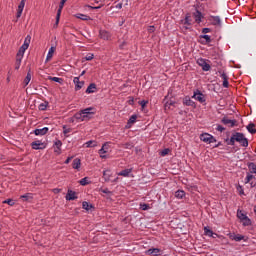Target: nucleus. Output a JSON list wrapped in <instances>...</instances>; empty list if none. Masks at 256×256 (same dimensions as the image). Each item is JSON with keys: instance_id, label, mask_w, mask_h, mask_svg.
Instances as JSON below:
<instances>
[{"instance_id": "f257e3e1", "label": "nucleus", "mask_w": 256, "mask_h": 256, "mask_svg": "<svg viewBox=\"0 0 256 256\" xmlns=\"http://www.w3.org/2000/svg\"><path fill=\"white\" fill-rule=\"evenodd\" d=\"M95 113H97L95 108L88 107V108H85V109L81 110L80 112L76 113L74 115V117L78 121H91V119H93V116L95 115Z\"/></svg>"}, {"instance_id": "f03ea898", "label": "nucleus", "mask_w": 256, "mask_h": 256, "mask_svg": "<svg viewBox=\"0 0 256 256\" xmlns=\"http://www.w3.org/2000/svg\"><path fill=\"white\" fill-rule=\"evenodd\" d=\"M235 142L239 143L242 145V147H248L249 145V141L247 140V138H245V136L241 133H235L232 135V137L230 138V143L229 145H235Z\"/></svg>"}, {"instance_id": "7ed1b4c3", "label": "nucleus", "mask_w": 256, "mask_h": 256, "mask_svg": "<svg viewBox=\"0 0 256 256\" xmlns=\"http://www.w3.org/2000/svg\"><path fill=\"white\" fill-rule=\"evenodd\" d=\"M30 43H31V36H27L24 40L23 45L20 47V49L17 53V57H20L23 59V57L25 55V51L29 49Z\"/></svg>"}, {"instance_id": "20e7f679", "label": "nucleus", "mask_w": 256, "mask_h": 256, "mask_svg": "<svg viewBox=\"0 0 256 256\" xmlns=\"http://www.w3.org/2000/svg\"><path fill=\"white\" fill-rule=\"evenodd\" d=\"M237 217L238 219H240V223H242L244 227H249V225H251V219H249V217H247V214H245L243 211L238 210Z\"/></svg>"}, {"instance_id": "39448f33", "label": "nucleus", "mask_w": 256, "mask_h": 256, "mask_svg": "<svg viewBox=\"0 0 256 256\" xmlns=\"http://www.w3.org/2000/svg\"><path fill=\"white\" fill-rule=\"evenodd\" d=\"M200 140L203 141V143H217V140L215 139V137H213V135L209 134V133H203L200 135Z\"/></svg>"}, {"instance_id": "423d86ee", "label": "nucleus", "mask_w": 256, "mask_h": 256, "mask_svg": "<svg viewBox=\"0 0 256 256\" xmlns=\"http://www.w3.org/2000/svg\"><path fill=\"white\" fill-rule=\"evenodd\" d=\"M31 147L35 149V151H39V149H47V143L37 140L31 143Z\"/></svg>"}, {"instance_id": "0eeeda50", "label": "nucleus", "mask_w": 256, "mask_h": 256, "mask_svg": "<svg viewBox=\"0 0 256 256\" xmlns=\"http://www.w3.org/2000/svg\"><path fill=\"white\" fill-rule=\"evenodd\" d=\"M192 99H195V101H198L199 103H205L206 101L204 94L199 90L194 91Z\"/></svg>"}, {"instance_id": "6e6552de", "label": "nucleus", "mask_w": 256, "mask_h": 256, "mask_svg": "<svg viewBox=\"0 0 256 256\" xmlns=\"http://www.w3.org/2000/svg\"><path fill=\"white\" fill-rule=\"evenodd\" d=\"M110 144L109 142H106L105 144H103L102 148L99 150V155L101 157V159H107V155H105V153H109V148H110Z\"/></svg>"}, {"instance_id": "1a4fd4ad", "label": "nucleus", "mask_w": 256, "mask_h": 256, "mask_svg": "<svg viewBox=\"0 0 256 256\" xmlns=\"http://www.w3.org/2000/svg\"><path fill=\"white\" fill-rule=\"evenodd\" d=\"M197 64L202 67L203 71H209L211 69V66L207 63V61L203 58H199L197 60Z\"/></svg>"}, {"instance_id": "9d476101", "label": "nucleus", "mask_w": 256, "mask_h": 256, "mask_svg": "<svg viewBox=\"0 0 256 256\" xmlns=\"http://www.w3.org/2000/svg\"><path fill=\"white\" fill-rule=\"evenodd\" d=\"M99 37L104 41H111V33H109L107 30H100Z\"/></svg>"}, {"instance_id": "9b49d317", "label": "nucleus", "mask_w": 256, "mask_h": 256, "mask_svg": "<svg viewBox=\"0 0 256 256\" xmlns=\"http://www.w3.org/2000/svg\"><path fill=\"white\" fill-rule=\"evenodd\" d=\"M61 147H63V142H61V140H56L54 142V153L56 155H61V153H62Z\"/></svg>"}, {"instance_id": "f8f14e48", "label": "nucleus", "mask_w": 256, "mask_h": 256, "mask_svg": "<svg viewBox=\"0 0 256 256\" xmlns=\"http://www.w3.org/2000/svg\"><path fill=\"white\" fill-rule=\"evenodd\" d=\"M23 9H25V0H21L18 5L17 14H16L17 19H19L21 15H23Z\"/></svg>"}, {"instance_id": "ddd939ff", "label": "nucleus", "mask_w": 256, "mask_h": 256, "mask_svg": "<svg viewBox=\"0 0 256 256\" xmlns=\"http://www.w3.org/2000/svg\"><path fill=\"white\" fill-rule=\"evenodd\" d=\"M73 83L75 84V91H79L80 89H83V86L85 85V82L80 81L79 77H75L73 79Z\"/></svg>"}, {"instance_id": "4468645a", "label": "nucleus", "mask_w": 256, "mask_h": 256, "mask_svg": "<svg viewBox=\"0 0 256 256\" xmlns=\"http://www.w3.org/2000/svg\"><path fill=\"white\" fill-rule=\"evenodd\" d=\"M55 51H57V47L52 46L46 56V63H49V61H51V59H53V56L55 55Z\"/></svg>"}, {"instance_id": "2eb2a0df", "label": "nucleus", "mask_w": 256, "mask_h": 256, "mask_svg": "<svg viewBox=\"0 0 256 256\" xmlns=\"http://www.w3.org/2000/svg\"><path fill=\"white\" fill-rule=\"evenodd\" d=\"M77 199V193L72 190H68L67 195H66V200L67 201H75Z\"/></svg>"}, {"instance_id": "dca6fc26", "label": "nucleus", "mask_w": 256, "mask_h": 256, "mask_svg": "<svg viewBox=\"0 0 256 256\" xmlns=\"http://www.w3.org/2000/svg\"><path fill=\"white\" fill-rule=\"evenodd\" d=\"M184 29L191 27V16L187 15L184 20L181 21Z\"/></svg>"}, {"instance_id": "f3484780", "label": "nucleus", "mask_w": 256, "mask_h": 256, "mask_svg": "<svg viewBox=\"0 0 256 256\" xmlns=\"http://www.w3.org/2000/svg\"><path fill=\"white\" fill-rule=\"evenodd\" d=\"M137 121V115H132L127 124H126V129H131V127H133L134 123Z\"/></svg>"}, {"instance_id": "a211bd4d", "label": "nucleus", "mask_w": 256, "mask_h": 256, "mask_svg": "<svg viewBox=\"0 0 256 256\" xmlns=\"http://www.w3.org/2000/svg\"><path fill=\"white\" fill-rule=\"evenodd\" d=\"M72 168L76 169V171H80L81 170V159H79V158L74 159L72 162Z\"/></svg>"}, {"instance_id": "6ab92c4d", "label": "nucleus", "mask_w": 256, "mask_h": 256, "mask_svg": "<svg viewBox=\"0 0 256 256\" xmlns=\"http://www.w3.org/2000/svg\"><path fill=\"white\" fill-rule=\"evenodd\" d=\"M229 238L232 239V241H243L245 237L241 234H228Z\"/></svg>"}, {"instance_id": "aec40b11", "label": "nucleus", "mask_w": 256, "mask_h": 256, "mask_svg": "<svg viewBox=\"0 0 256 256\" xmlns=\"http://www.w3.org/2000/svg\"><path fill=\"white\" fill-rule=\"evenodd\" d=\"M209 21L212 25H221V18L219 16H210Z\"/></svg>"}, {"instance_id": "412c9836", "label": "nucleus", "mask_w": 256, "mask_h": 256, "mask_svg": "<svg viewBox=\"0 0 256 256\" xmlns=\"http://www.w3.org/2000/svg\"><path fill=\"white\" fill-rule=\"evenodd\" d=\"M48 131H49V128L44 127V128H41V129H36L34 131V134L37 135V136H39V135H47Z\"/></svg>"}, {"instance_id": "4be33fe9", "label": "nucleus", "mask_w": 256, "mask_h": 256, "mask_svg": "<svg viewBox=\"0 0 256 256\" xmlns=\"http://www.w3.org/2000/svg\"><path fill=\"white\" fill-rule=\"evenodd\" d=\"M74 17H76V19H81V21H91V17L82 13H77L74 15Z\"/></svg>"}, {"instance_id": "5701e85b", "label": "nucleus", "mask_w": 256, "mask_h": 256, "mask_svg": "<svg viewBox=\"0 0 256 256\" xmlns=\"http://www.w3.org/2000/svg\"><path fill=\"white\" fill-rule=\"evenodd\" d=\"M173 107H175V101L169 100L165 102V111H169V109H173Z\"/></svg>"}, {"instance_id": "b1692460", "label": "nucleus", "mask_w": 256, "mask_h": 256, "mask_svg": "<svg viewBox=\"0 0 256 256\" xmlns=\"http://www.w3.org/2000/svg\"><path fill=\"white\" fill-rule=\"evenodd\" d=\"M184 105H187L188 107H193L195 105V102L191 100L189 96H186L183 100Z\"/></svg>"}, {"instance_id": "393cba45", "label": "nucleus", "mask_w": 256, "mask_h": 256, "mask_svg": "<svg viewBox=\"0 0 256 256\" xmlns=\"http://www.w3.org/2000/svg\"><path fill=\"white\" fill-rule=\"evenodd\" d=\"M95 91H97V85L95 84H90L86 89V93L88 94L95 93Z\"/></svg>"}, {"instance_id": "a878e982", "label": "nucleus", "mask_w": 256, "mask_h": 256, "mask_svg": "<svg viewBox=\"0 0 256 256\" xmlns=\"http://www.w3.org/2000/svg\"><path fill=\"white\" fill-rule=\"evenodd\" d=\"M194 19L196 21V23H201V19H203V14H201V12L196 11L194 13Z\"/></svg>"}, {"instance_id": "bb28decb", "label": "nucleus", "mask_w": 256, "mask_h": 256, "mask_svg": "<svg viewBox=\"0 0 256 256\" xmlns=\"http://www.w3.org/2000/svg\"><path fill=\"white\" fill-rule=\"evenodd\" d=\"M31 83V72H28L24 81H23V87H27Z\"/></svg>"}, {"instance_id": "cd10ccee", "label": "nucleus", "mask_w": 256, "mask_h": 256, "mask_svg": "<svg viewBox=\"0 0 256 256\" xmlns=\"http://www.w3.org/2000/svg\"><path fill=\"white\" fill-rule=\"evenodd\" d=\"M131 169H125L118 173L121 177H129L131 175Z\"/></svg>"}, {"instance_id": "c85d7f7f", "label": "nucleus", "mask_w": 256, "mask_h": 256, "mask_svg": "<svg viewBox=\"0 0 256 256\" xmlns=\"http://www.w3.org/2000/svg\"><path fill=\"white\" fill-rule=\"evenodd\" d=\"M159 253L160 250L158 248H152L146 252L147 255H159Z\"/></svg>"}, {"instance_id": "c756f323", "label": "nucleus", "mask_w": 256, "mask_h": 256, "mask_svg": "<svg viewBox=\"0 0 256 256\" xmlns=\"http://www.w3.org/2000/svg\"><path fill=\"white\" fill-rule=\"evenodd\" d=\"M79 183L85 187V185H89L91 183V180L89 179V177H84L81 180H79Z\"/></svg>"}, {"instance_id": "7c9ffc66", "label": "nucleus", "mask_w": 256, "mask_h": 256, "mask_svg": "<svg viewBox=\"0 0 256 256\" xmlns=\"http://www.w3.org/2000/svg\"><path fill=\"white\" fill-rule=\"evenodd\" d=\"M175 197H176V199H183V197H185V191L177 190L175 192Z\"/></svg>"}, {"instance_id": "2f4dec72", "label": "nucleus", "mask_w": 256, "mask_h": 256, "mask_svg": "<svg viewBox=\"0 0 256 256\" xmlns=\"http://www.w3.org/2000/svg\"><path fill=\"white\" fill-rule=\"evenodd\" d=\"M83 147H97V142L96 141H93V140H90L86 143L83 144Z\"/></svg>"}, {"instance_id": "473e14b6", "label": "nucleus", "mask_w": 256, "mask_h": 256, "mask_svg": "<svg viewBox=\"0 0 256 256\" xmlns=\"http://www.w3.org/2000/svg\"><path fill=\"white\" fill-rule=\"evenodd\" d=\"M20 199H23L24 201H30V199H33V194L32 193L24 194L20 196Z\"/></svg>"}, {"instance_id": "72a5a7b5", "label": "nucleus", "mask_w": 256, "mask_h": 256, "mask_svg": "<svg viewBox=\"0 0 256 256\" xmlns=\"http://www.w3.org/2000/svg\"><path fill=\"white\" fill-rule=\"evenodd\" d=\"M247 131L251 133L252 135L256 133L255 124H249L247 126Z\"/></svg>"}, {"instance_id": "f704fd0d", "label": "nucleus", "mask_w": 256, "mask_h": 256, "mask_svg": "<svg viewBox=\"0 0 256 256\" xmlns=\"http://www.w3.org/2000/svg\"><path fill=\"white\" fill-rule=\"evenodd\" d=\"M204 233L208 237H213V235H217L216 233H213V231L211 229L207 228V227L204 228Z\"/></svg>"}, {"instance_id": "c9c22d12", "label": "nucleus", "mask_w": 256, "mask_h": 256, "mask_svg": "<svg viewBox=\"0 0 256 256\" xmlns=\"http://www.w3.org/2000/svg\"><path fill=\"white\" fill-rule=\"evenodd\" d=\"M221 78L223 79V87H229V81L227 80V75L226 74H222Z\"/></svg>"}, {"instance_id": "e433bc0d", "label": "nucleus", "mask_w": 256, "mask_h": 256, "mask_svg": "<svg viewBox=\"0 0 256 256\" xmlns=\"http://www.w3.org/2000/svg\"><path fill=\"white\" fill-rule=\"evenodd\" d=\"M222 123H224V125H230V127H233L235 125V121L225 118L222 120Z\"/></svg>"}, {"instance_id": "4c0bfd02", "label": "nucleus", "mask_w": 256, "mask_h": 256, "mask_svg": "<svg viewBox=\"0 0 256 256\" xmlns=\"http://www.w3.org/2000/svg\"><path fill=\"white\" fill-rule=\"evenodd\" d=\"M248 169H249L250 173H254L256 175V165H255V163H250L248 165Z\"/></svg>"}, {"instance_id": "58836bf2", "label": "nucleus", "mask_w": 256, "mask_h": 256, "mask_svg": "<svg viewBox=\"0 0 256 256\" xmlns=\"http://www.w3.org/2000/svg\"><path fill=\"white\" fill-rule=\"evenodd\" d=\"M50 81H55V83H60V85H63V79L59 77H49Z\"/></svg>"}, {"instance_id": "ea45409f", "label": "nucleus", "mask_w": 256, "mask_h": 256, "mask_svg": "<svg viewBox=\"0 0 256 256\" xmlns=\"http://www.w3.org/2000/svg\"><path fill=\"white\" fill-rule=\"evenodd\" d=\"M21 61H23V58L17 56L15 69H19L21 67Z\"/></svg>"}, {"instance_id": "a19ab883", "label": "nucleus", "mask_w": 256, "mask_h": 256, "mask_svg": "<svg viewBox=\"0 0 256 256\" xmlns=\"http://www.w3.org/2000/svg\"><path fill=\"white\" fill-rule=\"evenodd\" d=\"M94 57L95 55L93 53H88L84 59L85 61H93Z\"/></svg>"}, {"instance_id": "79ce46f5", "label": "nucleus", "mask_w": 256, "mask_h": 256, "mask_svg": "<svg viewBox=\"0 0 256 256\" xmlns=\"http://www.w3.org/2000/svg\"><path fill=\"white\" fill-rule=\"evenodd\" d=\"M82 207L83 209H85L86 211H89V209H91V204H89V202H83L82 203Z\"/></svg>"}, {"instance_id": "37998d69", "label": "nucleus", "mask_w": 256, "mask_h": 256, "mask_svg": "<svg viewBox=\"0 0 256 256\" xmlns=\"http://www.w3.org/2000/svg\"><path fill=\"white\" fill-rule=\"evenodd\" d=\"M140 208L142 209V211H149V209H151V206H149L148 204H140Z\"/></svg>"}, {"instance_id": "c03bdc74", "label": "nucleus", "mask_w": 256, "mask_h": 256, "mask_svg": "<svg viewBox=\"0 0 256 256\" xmlns=\"http://www.w3.org/2000/svg\"><path fill=\"white\" fill-rule=\"evenodd\" d=\"M3 203L10 205V207H13V205H15V201L13 199L4 200Z\"/></svg>"}, {"instance_id": "a18cd8bd", "label": "nucleus", "mask_w": 256, "mask_h": 256, "mask_svg": "<svg viewBox=\"0 0 256 256\" xmlns=\"http://www.w3.org/2000/svg\"><path fill=\"white\" fill-rule=\"evenodd\" d=\"M103 177H104L105 181H109V177H110L109 170H105L103 172Z\"/></svg>"}, {"instance_id": "49530a36", "label": "nucleus", "mask_w": 256, "mask_h": 256, "mask_svg": "<svg viewBox=\"0 0 256 256\" xmlns=\"http://www.w3.org/2000/svg\"><path fill=\"white\" fill-rule=\"evenodd\" d=\"M47 105H48L47 102H44V103L40 104L39 105V110L40 111H45V109H47Z\"/></svg>"}, {"instance_id": "de8ad7c7", "label": "nucleus", "mask_w": 256, "mask_h": 256, "mask_svg": "<svg viewBox=\"0 0 256 256\" xmlns=\"http://www.w3.org/2000/svg\"><path fill=\"white\" fill-rule=\"evenodd\" d=\"M202 39L206 41V43H211V36L209 35H203L201 36Z\"/></svg>"}, {"instance_id": "09e8293b", "label": "nucleus", "mask_w": 256, "mask_h": 256, "mask_svg": "<svg viewBox=\"0 0 256 256\" xmlns=\"http://www.w3.org/2000/svg\"><path fill=\"white\" fill-rule=\"evenodd\" d=\"M63 133L67 137V134L71 133V128H67V126H63Z\"/></svg>"}, {"instance_id": "8fccbe9b", "label": "nucleus", "mask_w": 256, "mask_h": 256, "mask_svg": "<svg viewBox=\"0 0 256 256\" xmlns=\"http://www.w3.org/2000/svg\"><path fill=\"white\" fill-rule=\"evenodd\" d=\"M252 179H255V176L248 174L245 183H250Z\"/></svg>"}, {"instance_id": "3c124183", "label": "nucleus", "mask_w": 256, "mask_h": 256, "mask_svg": "<svg viewBox=\"0 0 256 256\" xmlns=\"http://www.w3.org/2000/svg\"><path fill=\"white\" fill-rule=\"evenodd\" d=\"M169 149L168 148H166V149H164V150H162L161 152H160V155L162 156V157H165V155H169Z\"/></svg>"}, {"instance_id": "603ef678", "label": "nucleus", "mask_w": 256, "mask_h": 256, "mask_svg": "<svg viewBox=\"0 0 256 256\" xmlns=\"http://www.w3.org/2000/svg\"><path fill=\"white\" fill-rule=\"evenodd\" d=\"M148 103H149V101H147V100L140 101V105H141L142 109H145V107H147Z\"/></svg>"}, {"instance_id": "864d4df0", "label": "nucleus", "mask_w": 256, "mask_h": 256, "mask_svg": "<svg viewBox=\"0 0 256 256\" xmlns=\"http://www.w3.org/2000/svg\"><path fill=\"white\" fill-rule=\"evenodd\" d=\"M237 191L240 195H245V192L243 191V187L237 186Z\"/></svg>"}, {"instance_id": "5fc2aeb1", "label": "nucleus", "mask_w": 256, "mask_h": 256, "mask_svg": "<svg viewBox=\"0 0 256 256\" xmlns=\"http://www.w3.org/2000/svg\"><path fill=\"white\" fill-rule=\"evenodd\" d=\"M202 33H204V34L211 33V29L203 28Z\"/></svg>"}, {"instance_id": "6e6d98bb", "label": "nucleus", "mask_w": 256, "mask_h": 256, "mask_svg": "<svg viewBox=\"0 0 256 256\" xmlns=\"http://www.w3.org/2000/svg\"><path fill=\"white\" fill-rule=\"evenodd\" d=\"M65 3H67V1L61 0L59 8L63 9V7L65 6Z\"/></svg>"}, {"instance_id": "4d7b16f0", "label": "nucleus", "mask_w": 256, "mask_h": 256, "mask_svg": "<svg viewBox=\"0 0 256 256\" xmlns=\"http://www.w3.org/2000/svg\"><path fill=\"white\" fill-rule=\"evenodd\" d=\"M86 7H88L89 9H101V6L93 7V6L87 5Z\"/></svg>"}, {"instance_id": "13d9d810", "label": "nucleus", "mask_w": 256, "mask_h": 256, "mask_svg": "<svg viewBox=\"0 0 256 256\" xmlns=\"http://www.w3.org/2000/svg\"><path fill=\"white\" fill-rule=\"evenodd\" d=\"M148 31H149V33H153L155 31V27L154 26H150Z\"/></svg>"}, {"instance_id": "bf43d9fd", "label": "nucleus", "mask_w": 256, "mask_h": 256, "mask_svg": "<svg viewBox=\"0 0 256 256\" xmlns=\"http://www.w3.org/2000/svg\"><path fill=\"white\" fill-rule=\"evenodd\" d=\"M71 159H73V157H68L65 161L66 165H69V163H71Z\"/></svg>"}, {"instance_id": "052dcab7", "label": "nucleus", "mask_w": 256, "mask_h": 256, "mask_svg": "<svg viewBox=\"0 0 256 256\" xmlns=\"http://www.w3.org/2000/svg\"><path fill=\"white\" fill-rule=\"evenodd\" d=\"M61 11H63V9H61V8L59 7L58 12H57L58 17H61Z\"/></svg>"}, {"instance_id": "680f3d73", "label": "nucleus", "mask_w": 256, "mask_h": 256, "mask_svg": "<svg viewBox=\"0 0 256 256\" xmlns=\"http://www.w3.org/2000/svg\"><path fill=\"white\" fill-rule=\"evenodd\" d=\"M59 19H61V16H59V14H57V16H56V23H59Z\"/></svg>"}, {"instance_id": "e2e57ef3", "label": "nucleus", "mask_w": 256, "mask_h": 256, "mask_svg": "<svg viewBox=\"0 0 256 256\" xmlns=\"http://www.w3.org/2000/svg\"><path fill=\"white\" fill-rule=\"evenodd\" d=\"M60 192H61V190L57 189V188L53 190V193H60Z\"/></svg>"}, {"instance_id": "0e129e2a", "label": "nucleus", "mask_w": 256, "mask_h": 256, "mask_svg": "<svg viewBox=\"0 0 256 256\" xmlns=\"http://www.w3.org/2000/svg\"><path fill=\"white\" fill-rule=\"evenodd\" d=\"M131 147H133L131 144H126L125 146L126 149H131Z\"/></svg>"}, {"instance_id": "69168bd1", "label": "nucleus", "mask_w": 256, "mask_h": 256, "mask_svg": "<svg viewBox=\"0 0 256 256\" xmlns=\"http://www.w3.org/2000/svg\"><path fill=\"white\" fill-rule=\"evenodd\" d=\"M102 192H104V193H109V190H108V189H105V190H102Z\"/></svg>"}, {"instance_id": "338daca9", "label": "nucleus", "mask_w": 256, "mask_h": 256, "mask_svg": "<svg viewBox=\"0 0 256 256\" xmlns=\"http://www.w3.org/2000/svg\"><path fill=\"white\" fill-rule=\"evenodd\" d=\"M85 74V71H82V73H81V77H83V75Z\"/></svg>"}, {"instance_id": "774afa93", "label": "nucleus", "mask_w": 256, "mask_h": 256, "mask_svg": "<svg viewBox=\"0 0 256 256\" xmlns=\"http://www.w3.org/2000/svg\"><path fill=\"white\" fill-rule=\"evenodd\" d=\"M210 237H213V239H215V237H217V234H216V235H213V236H210Z\"/></svg>"}]
</instances>
